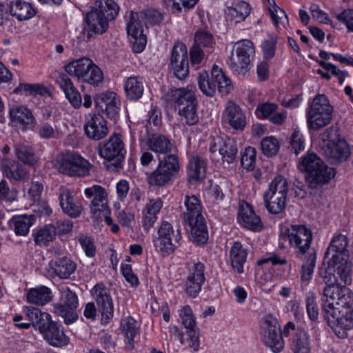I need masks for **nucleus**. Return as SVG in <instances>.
Returning a JSON list of instances; mask_svg holds the SVG:
<instances>
[{
	"label": "nucleus",
	"instance_id": "nucleus-6",
	"mask_svg": "<svg viewBox=\"0 0 353 353\" xmlns=\"http://www.w3.org/2000/svg\"><path fill=\"white\" fill-rule=\"evenodd\" d=\"M65 70L70 76L94 86H97L103 79L101 70L86 57L72 61L65 65Z\"/></svg>",
	"mask_w": 353,
	"mask_h": 353
},
{
	"label": "nucleus",
	"instance_id": "nucleus-8",
	"mask_svg": "<svg viewBox=\"0 0 353 353\" xmlns=\"http://www.w3.org/2000/svg\"><path fill=\"white\" fill-rule=\"evenodd\" d=\"M92 165L75 152H67L58 160L57 169L63 174L84 177L90 175Z\"/></svg>",
	"mask_w": 353,
	"mask_h": 353
},
{
	"label": "nucleus",
	"instance_id": "nucleus-4",
	"mask_svg": "<svg viewBox=\"0 0 353 353\" xmlns=\"http://www.w3.org/2000/svg\"><path fill=\"white\" fill-rule=\"evenodd\" d=\"M288 190V182L284 176L277 175L272 180L263 194L264 205L270 213L278 214L283 212L286 207Z\"/></svg>",
	"mask_w": 353,
	"mask_h": 353
},
{
	"label": "nucleus",
	"instance_id": "nucleus-46",
	"mask_svg": "<svg viewBox=\"0 0 353 353\" xmlns=\"http://www.w3.org/2000/svg\"><path fill=\"white\" fill-rule=\"evenodd\" d=\"M212 80H214L218 91L222 94H228L232 88L230 79L225 75L223 70L214 65L211 72Z\"/></svg>",
	"mask_w": 353,
	"mask_h": 353
},
{
	"label": "nucleus",
	"instance_id": "nucleus-63",
	"mask_svg": "<svg viewBox=\"0 0 353 353\" xmlns=\"http://www.w3.org/2000/svg\"><path fill=\"white\" fill-rule=\"evenodd\" d=\"M61 293L60 301L72 305L76 308L79 306V299L77 294L68 286H62L59 289Z\"/></svg>",
	"mask_w": 353,
	"mask_h": 353
},
{
	"label": "nucleus",
	"instance_id": "nucleus-28",
	"mask_svg": "<svg viewBox=\"0 0 353 353\" xmlns=\"http://www.w3.org/2000/svg\"><path fill=\"white\" fill-rule=\"evenodd\" d=\"M238 215L240 223L244 228L253 232H259L263 229L261 218L255 214L248 203L240 206Z\"/></svg>",
	"mask_w": 353,
	"mask_h": 353
},
{
	"label": "nucleus",
	"instance_id": "nucleus-11",
	"mask_svg": "<svg viewBox=\"0 0 353 353\" xmlns=\"http://www.w3.org/2000/svg\"><path fill=\"white\" fill-rule=\"evenodd\" d=\"M99 155L109 161L108 167L113 168V170H118L122 168V162L124 159L125 150L121 136L114 134L102 147L99 145Z\"/></svg>",
	"mask_w": 353,
	"mask_h": 353
},
{
	"label": "nucleus",
	"instance_id": "nucleus-56",
	"mask_svg": "<svg viewBox=\"0 0 353 353\" xmlns=\"http://www.w3.org/2000/svg\"><path fill=\"white\" fill-rule=\"evenodd\" d=\"M196 109L197 104L180 107L178 110L181 120L188 125L196 124L199 121Z\"/></svg>",
	"mask_w": 353,
	"mask_h": 353
},
{
	"label": "nucleus",
	"instance_id": "nucleus-58",
	"mask_svg": "<svg viewBox=\"0 0 353 353\" xmlns=\"http://www.w3.org/2000/svg\"><path fill=\"white\" fill-rule=\"evenodd\" d=\"M279 141L274 137H267L262 139L261 148L264 155L268 157L275 156L279 150Z\"/></svg>",
	"mask_w": 353,
	"mask_h": 353
},
{
	"label": "nucleus",
	"instance_id": "nucleus-62",
	"mask_svg": "<svg viewBox=\"0 0 353 353\" xmlns=\"http://www.w3.org/2000/svg\"><path fill=\"white\" fill-rule=\"evenodd\" d=\"M18 192L16 189H10L5 180L0 181V201L12 202L17 200Z\"/></svg>",
	"mask_w": 353,
	"mask_h": 353
},
{
	"label": "nucleus",
	"instance_id": "nucleus-24",
	"mask_svg": "<svg viewBox=\"0 0 353 353\" xmlns=\"http://www.w3.org/2000/svg\"><path fill=\"white\" fill-rule=\"evenodd\" d=\"M334 168H330L324 161L309 175H306L305 181L310 189H316L327 184L334 177Z\"/></svg>",
	"mask_w": 353,
	"mask_h": 353
},
{
	"label": "nucleus",
	"instance_id": "nucleus-35",
	"mask_svg": "<svg viewBox=\"0 0 353 353\" xmlns=\"http://www.w3.org/2000/svg\"><path fill=\"white\" fill-rule=\"evenodd\" d=\"M13 150L17 159L29 166H34L37 163V158L33 148L23 142L15 143Z\"/></svg>",
	"mask_w": 353,
	"mask_h": 353
},
{
	"label": "nucleus",
	"instance_id": "nucleus-34",
	"mask_svg": "<svg viewBox=\"0 0 353 353\" xmlns=\"http://www.w3.org/2000/svg\"><path fill=\"white\" fill-rule=\"evenodd\" d=\"M248 252L242 244L236 241L230 252V258L232 269L238 274L243 272V265L246 261Z\"/></svg>",
	"mask_w": 353,
	"mask_h": 353
},
{
	"label": "nucleus",
	"instance_id": "nucleus-44",
	"mask_svg": "<svg viewBox=\"0 0 353 353\" xmlns=\"http://www.w3.org/2000/svg\"><path fill=\"white\" fill-rule=\"evenodd\" d=\"M190 228L192 240L200 244H204L208 239V232L203 217L193 220L192 223H186Z\"/></svg>",
	"mask_w": 353,
	"mask_h": 353
},
{
	"label": "nucleus",
	"instance_id": "nucleus-5",
	"mask_svg": "<svg viewBox=\"0 0 353 353\" xmlns=\"http://www.w3.org/2000/svg\"><path fill=\"white\" fill-rule=\"evenodd\" d=\"M333 108L327 97L318 94L307 110V123L310 129L319 130L330 123Z\"/></svg>",
	"mask_w": 353,
	"mask_h": 353
},
{
	"label": "nucleus",
	"instance_id": "nucleus-10",
	"mask_svg": "<svg viewBox=\"0 0 353 353\" xmlns=\"http://www.w3.org/2000/svg\"><path fill=\"white\" fill-rule=\"evenodd\" d=\"M254 53V46L250 40L238 41L230 58V67L239 74H246Z\"/></svg>",
	"mask_w": 353,
	"mask_h": 353
},
{
	"label": "nucleus",
	"instance_id": "nucleus-53",
	"mask_svg": "<svg viewBox=\"0 0 353 353\" xmlns=\"http://www.w3.org/2000/svg\"><path fill=\"white\" fill-rule=\"evenodd\" d=\"M37 132L43 139H57L59 134V129L54 121H40L37 127Z\"/></svg>",
	"mask_w": 353,
	"mask_h": 353
},
{
	"label": "nucleus",
	"instance_id": "nucleus-3",
	"mask_svg": "<svg viewBox=\"0 0 353 353\" xmlns=\"http://www.w3.org/2000/svg\"><path fill=\"white\" fill-rule=\"evenodd\" d=\"M163 13L156 9H146L130 13V21L127 23L128 34L134 39L133 50L141 52L146 45V36L143 34V26L159 25L163 20Z\"/></svg>",
	"mask_w": 353,
	"mask_h": 353
},
{
	"label": "nucleus",
	"instance_id": "nucleus-57",
	"mask_svg": "<svg viewBox=\"0 0 353 353\" xmlns=\"http://www.w3.org/2000/svg\"><path fill=\"white\" fill-rule=\"evenodd\" d=\"M198 85L201 91L208 97H212L215 94L216 85L212 80L209 79L208 73L205 71L201 72L198 76Z\"/></svg>",
	"mask_w": 353,
	"mask_h": 353
},
{
	"label": "nucleus",
	"instance_id": "nucleus-15",
	"mask_svg": "<svg viewBox=\"0 0 353 353\" xmlns=\"http://www.w3.org/2000/svg\"><path fill=\"white\" fill-rule=\"evenodd\" d=\"M91 293L95 299L101 320L107 323L113 317L114 307L110 290L103 283H97L92 289Z\"/></svg>",
	"mask_w": 353,
	"mask_h": 353
},
{
	"label": "nucleus",
	"instance_id": "nucleus-30",
	"mask_svg": "<svg viewBox=\"0 0 353 353\" xmlns=\"http://www.w3.org/2000/svg\"><path fill=\"white\" fill-rule=\"evenodd\" d=\"M10 120L13 125L22 130H26L35 122L30 110L23 105L14 106L9 110Z\"/></svg>",
	"mask_w": 353,
	"mask_h": 353
},
{
	"label": "nucleus",
	"instance_id": "nucleus-41",
	"mask_svg": "<svg viewBox=\"0 0 353 353\" xmlns=\"http://www.w3.org/2000/svg\"><path fill=\"white\" fill-rule=\"evenodd\" d=\"M34 215H21L13 216L10 221V226L17 236H26L30 228L34 224Z\"/></svg>",
	"mask_w": 353,
	"mask_h": 353
},
{
	"label": "nucleus",
	"instance_id": "nucleus-50",
	"mask_svg": "<svg viewBox=\"0 0 353 353\" xmlns=\"http://www.w3.org/2000/svg\"><path fill=\"white\" fill-rule=\"evenodd\" d=\"M205 49L206 52L210 53L215 45L214 36L210 32L199 29L194 34V44Z\"/></svg>",
	"mask_w": 353,
	"mask_h": 353
},
{
	"label": "nucleus",
	"instance_id": "nucleus-14",
	"mask_svg": "<svg viewBox=\"0 0 353 353\" xmlns=\"http://www.w3.org/2000/svg\"><path fill=\"white\" fill-rule=\"evenodd\" d=\"M88 198L93 197L90 203V213L94 219L101 220V215L110 213L108 204V194L105 190L99 185H94L85 190Z\"/></svg>",
	"mask_w": 353,
	"mask_h": 353
},
{
	"label": "nucleus",
	"instance_id": "nucleus-16",
	"mask_svg": "<svg viewBox=\"0 0 353 353\" xmlns=\"http://www.w3.org/2000/svg\"><path fill=\"white\" fill-rule=\"evenodd\" d=\"M290 330L294 331L290 342L293 353H310L311 339L308 332L302 327H296L292 322H288L283 329L284 335L289 336Z\"/></svg>",
	"mask_w": 353,
	"mask_h": 353
},
{
	"label": "nucleus",
	"instance_id": "nucleus-21",
	"mask_svg": "<svg viewBox=\"0 0 353 353\" xmlns=\"http://www.w3.org/2000/svg\"><path fill=\"white\" fill-rule=\"evenodd\" d=\"M83 128L87 137L95 141L103 139L108 133L106 121L100 114H90L86 118Z\"/></svg>",
	"mask_w": 353,
	"mask_h": 353
},
{
	"label": "nucleus",
	"instance_id": "nucleus-55",
	"mask_svg": "<svg viewBox=\"0 0 353 353\" xmlns=\"http://www.w3.org/2000/svg\"><path fill=\"white\" fill-rule=\"evenodd\" d=\"M33 236L36 244L47 245L56 236V232H54L52 225L48 224L38 230L33 234Z\"/></svg>",
	"mask_w": 353,
	"mask_h": 353
},
{
	"label": "nucleus",
	"instance_id": "nucleus-17",
	"mask_svg": "<svg viewBox=\"0 0 353 353\" xmlns=\"http://www.w3.org/2000/svg\"><path fill=\"white\" fill-rule=\"evenodd\" d=\"M334 130L331 127L323 132V138L328 141L323 146L324 154L328 159L333 161L344 162L347 161L350 155V149L347 143L343 139H339L337 141H330V132Z\"/></svg>",
	"mask_w": 353,
	"mask_h": 353
},
{
	"label": "nucleus",
	"instance_id": "nucleus-64",
	"mask_svg": "<svg viewBox=\"0 0 353 353\" xmlns=\"http://www.w3.org/2000/svg\"><path fill=\"white\" fill-rule=\"evenodd\" d=\"M290 144L291 150L296 154H299L305 148V143L303 134L298 130H295L291 135Z\"/></svg>",
	"mask_w": 353,
	"mask_h": 353
},
{
	"label": "nucleus",
	"instance_id": "nucleus-60",
	"mask_svg": "<svg viewBox=\"0 0 353 353\" xmlns=\"http://www.w3.org/2000/svg\"><path fill=\"white\" fill-rule=\"evenodd\" d=\"M327 267L325 270H321L319 271V276L322 279V281L325 283V287H330L331 285H336L337 283H341V278L337 274L336 270L334 271L336 274L332 272L333 269L336 266H329L327 264Z\"/></svg>",
	"mask_w": 353,
	"mask_h": 353
},
{
	"label": "nucleus",
	"instance_id": "nucleus-37",
	"mask_svg": "<svg viewBox=\"0 0 353 353\" xmlns=\"http://www.w3.org/2000/svg\"><path fill=\"white\" fill-rule=\"evenodd\" d=\"M184 204L186 208V211L183 212V219L185 223H192L193 220L203 217L200 201L196 196L186 195Z\"/></svg>",
	"mask_w": 353,
	"mask_h": 353
},
{
	"label": "nucleus",
	"instance_id": "nucleus-7",
	"mask_svg": "<svg viewBox=\"0 0 353 353\" xmlns=\"http://www.w3.org/2000/svg\"><path fill=\"white\" fill-rule=\"evenodd\" d=\"M179 169L178 156L167 155L159 159L157 168L148 176V183L150 185L164 186L177 174Z\"/></svg>",
	"mask_w": 353,
	"mask_h": 353
},
{
	"label": "nucleus",
	"instance_id": "nucleus-38",
	"mask_svg": "<svg viewBox=\"0 0 353 353\" xmlns=\"http://www.w3.org/2000/svg\"><path fill=\"white\" fill-rule=\"evenodd\" d=\"M1 170L9 179L14 181L25 179L29 173L26 167L17 161L2 163Z\"/></svg>",
	"mask_w": 353,
	"mask_h": 353
},
{
	"label": "nucleus",
	"instance_id": "nucleus-33",
	"mask_svg": "<svg viewBox=\"0 0 353 353\" xmlns=\"http://www.w3.org/2000/svg\"><path fill=\"white\" fill-rule=\"evenodd\" d=\"M26 296L28 303L39 306L46 305L52 300L53 297L51 290L44 285L30 289Z\"/></svg>",
	"mask_w": 353,
	"mask_h": 353
},
{
	"label": "nucleus",
	"instance_id": "nucleus-48",
	"mask_svg": "<svg viewBox=\"0 0 353 353\" xmlns=\"http://www.w3.org/2000/svg\"><path fill=\"white\" fill-rule=\"evenodd\" d=\"M52 268L61 279H68L76 270V263L68 257H63L55 261Z\"/></svg>",
	"mask_w": 353,
	"mask_h": 353
},
{
	"label": "nucleus",
	"instance_id": "nucleus-25",
	"mask_svg": "<svg viewBox=\"0 0 353 353\" xmlns=\"http://www.w3.org/2000/svg\"><path fill=\"white\" fill-rule=\"evenodd\" d=\"M223 119L234 130H243L246 117L241 108L234 102L228 101L223 112Z\"/></svg>",
	"mask_w": 353,
	"mask_h": 353
},
{
	"label": "nucleus",
	"instance_id": "nucleus-59",
	"mask_svg": "<svg viewBox=\"0 0 353 353\" xmlns=\"http://www.w3.org/2000/svg\"><path fill=\"white\" fill-rule=\"evenodd\" d=\"M121 327L131 344L137 332V321L132 317L127 316L121 320Z\"/></svg>",
	"mask_w": 353,
	"mask_h": 353
},
{
	"label": "nucleus",
	"instance_id": "nucleus-13",
	"mask_svg": "<svg viewBox=\"0 0 353 353\" xmlns=\"http://www.w3.org/2000/svg\"><path fill=\"white\" fill-rule=\"evenodd\" d=\"M158 235L154 240V245L156 250L162 255L173 252L181 239L179 230H177L175 234L172 225L166 221L162 223Z\"/></svg>",
	"mask_w": 353,
	"mask_h": 353
},
{
	"label": "nucleus",
	"instance_id": "nucleus-36",
	"mask_svg": "<svg viewBox=\"0 0 353 353\" xmlns=\"http://www.w3.org/2000/svg\"><path fill=\"white\" fill-rule=\"evenodd\" d=\"M172 101L179 109L180 107L197 104L194 92L188 86L175 89L171 92Z\"/></svg>",
	"mask_w": 353,
	"mask_h": 353
},
{
	"label": "nucleus",
	"instance_id": "nucleus-20",
	"mask_svg": "<svg viewBox=\"0 0 353 353\" xmlns=\"http://www.w3.org/2000/svg\"><path fill=\"white\" fill-rule=\"evenodd\" d=\"M94 101L97 108L111 119L116 120L119 117L121 101L114 92H105L94 97Z\"/></svg>",
	"mask_w": 353,
	"mask_h": 353
},
{
	"label": "nucleus",
	"instance_id": "nucleus-22",
	"mask_svg": "<svg viewBox=\"0 0 353 353\" xmlns=\"http://www.w3.org/2000/svg\"><path fill=\"white\" fill-rule=\"evenodd\" d=\"M205 265L201 262L194 264L185 284V292L188 296L195 298L201 290L205 281Z\"/></svg>",
	"mask_w": 353,
	"mask_h": 353
},
{
	"label": "nucleus",
	"instance_id": "nucleus-51",
	"mask_svg": "<svg viewBox=\"0 0 353 353\" xmlns=\"http://www.w3.org/2000/svg\"><path fill=\"white\" fill-rule=\"evenodd\" d=\"M17 94H24L26 96L44 95L48 93L46 88L39 83H23L19 85L13 90Z\"/></svg>",
	"mask_w": 353,
	"mask_h": 353
},
{
	"label": "nucleus",
	"instance_id": "nucleus-47",
	"mask_svg": "<svg viewBox=\"0 0 353 353\" xmlns=\"http://www.w3.org/2000/svg\"><path fill=\"white\" fill-rule=\"evenodd\" d=\"M92 8L111 21L116 18L119 12V6L114 0H96Z\"/></svg>",
	"mask_w": 353,
	"mask_h": 353
},
{
	"label": "nucleus",
	"instance_id": "nucleus-12",
	"mask_svg": "<svg viewBox=\"0 0 353 353\" xmlns=\"http://www.w3.org/2000/svg\"><path fill=\"white\" fill-rule=\"evenodd\" d=\"M286 235L290 245L296 250V256L302 259L310 250L312 240L311 230L304 225L294 224L287 229Z\"/></svg>",
	"mask_w": 353,
	"mask_h": 353
},
{
	"label": "nucleus",
	"instance_id": "nucleus-2",
	"mask_svg": "<svg viewBox=\"0 0 353 353\" xmlns=\"http://www.w3.org/2000/svg\"><path fill=\"white\" fill-rule=\"evenodd\" d=\"M349 239L341 234L335 235L325 253L323 263L336 266L337 274L345 284L352 283V266L348 250Z\"/></svg>",
	"mask_w": 353,
	"mask_h": 353
},
{
	"label": "nucleus",
	"instance_id": "nucleus-54",
	"mask_svg": "<svg viewBox=\"0 0 353 353\" xmlns=\"http://www.w3.org/2000/svg\"><path fill=\"white\" fill-rule=\"evenodd\" d=\"M323 162L314 152H307L300 162V170L309 175Z\"/></svg>",
	"mask_w": 353,
	"mask_h": 353
},
{
	"label": "nucleus",
	"instance_id": "nucleus-9",
	"mask_svg": "<svg viewBox=\"0 0 353 353\" xmlns=\"http://www.w3.org/2000/svg\"><path fill=\"white\" fill-rule=\"evenodd\" d=\"M261 340L274 353L284 347V340L277 319L271 314H265L261 321Z\"/></svg>",
	"mask_w": 353,
	"mask_h": 353
},
{
	"label": "nucleus",
	"instance_id": "nucleus-39",
	"mask_svg": "<svg viewBox=\"0 0 353 353\" xmlns=\"http://www.w3.org/2000/svg\"><path fill=\"white\" fill-rule=\"evenodd\" d=\"M124 88L128 99L138 100L142 97L144 90L142 78L138 76L127 78L124 82Z\"/></svg>",
	"mask_w": 353,
	"mask_h": 353
},
{
	"label": "nucleus",
	"instance_id": "nucleus-49",
	"mask_svg": "<svg viewBox=\"0 0 353 353\" xmlns=\"http://www.w3.org/2000/svg\"><path fill=\"white\" fill-rule=\"evenodd\" d=\"M52 306L54 313L61 316L66 325L72 324L78 319L77 308L61 301L53 304Z\"/></svg>",
	"mask_w": 353,
	"mask_h": 353
},
{
	"label": "nucleus",
	"instance_id": "nucleus-1",
	"mask_svg": "<svg viewBox=\"0 0 353 353\" xmlns=\"http://www.w3.org/2000/svg\"><path fill=\"white\" fill-rule=\"evenodd\" d=\"M341 279V283L323 289L324 318L340 339L346 338L347 331L353 329V297Z\"/></svg>",
	"mask_w": 353,
	"mask_h": 353
},
{
	"label": "nucleus",
	"instance_id": "nucleus-29",
	"mask_svg": "<svg viewBox=\"0 0 353 353\" xmlns=\"http://www.w3.org/2000/svg\"><path fill=\"white\" fill-rule=\"evenodd\" d=\"M25 311L30 325L38 330L41 334L54 322L50 314L41 312L39 308L26 307Z\"/></svg>",
	"mask_w": 353,
	"mask_h": 353
},
{
	"label": "nucleus",
	"instance_id": "nucleus-43",
	"mask_svg": "<svg viewBox=\"0 0 353 353\" xmlns=\"http://www.w3.org/2000/svg\"><path fill=\"white\" fill-rule=\"evenodd\" d=\"M148 148L153 152L165 154L171 152L172 144L170 140L162 134H152L148 139Z\"/></svg>",
	"mask_w": 353,
	"mask_h": 353
},
{
	"label": "nucleus",
	"instance_id": "nucleus-19",
	"mask_svg": "<svg viewBox=\"0 0 353 353\" xmlns=\"http://www.w3.org/2000/svg\"><path fill=\"white\" fill-rule=\"evenodd\" d=\"M170 64L174 76L179 80L185 79L189 74V61L187 48L182 42L174 44L171 54Z\"/></svg>",
	"mask_w": 353,
	"mask_h": 353
},
{
	"label": "nucleus",
	"instance_id": "nucleus-42",
	"mask_svg": "<svg viewBox=\"0 0 353 353\" xmlns=\"http://www.w3.org/2000/svg\"><path fill=\"white\" fill-rule=\"evenodd\" d=\"M206 161L199 156L190 159L188 165V174L190 181H197L205 177Z\"/></svg>",
	"mask_w": 353,
	"mask_h": 353
},
{
	"label": "nucleus",
	"instance_id": "nucleus-32",
	"mask_svg": "<svg viewBox=\"0 0 353 353\" xmlns=\"http://www.w3.org/2000/svg\"><path fill=\"white\" fill-rule=\"evenodd\" d=\"M61 90L64 92L66 98L75 108H79L82 105L81 94L74 87L71 79L67 74L61 73L59 75L57 80Z\"/></svg>",
	"mask_w": 353,
	"mask_h": 353
},
{
	"label": "nucleus",
	"instance_id": "nucleus-52",
	"mask_svg": "<svg viewBox=\"0 0 353 353\" xmlns=\"http://www.w3.org/2000/svg\"><path fill=\"white\" fill-rule=\"evenodd\" d=\"M304 263L301 266V279L303 281H309L314 272L316 261V254L314 250L303 256Z\"/></svg>",
	"mask_w": 353,
	"mask_h": 353
},
{
	"label": "nucleus",
	"instance_id": "nucleus-45",
	"mask_svg": "<svg viewBox=\"0 0 353 353\" xmlns=\"http://www.w3.org/2000/svg\"><path fill=\"white\" fill-rule=\"evenodd\" d=\"M212 80H214L218 91L222 94H228L232 88L230 79L225 75L223 70L214 65L211 72Z\"/></svg>",
	"mask_w": 353,
	"mask_h": 353
},
{
	"label": "nucleus",
	"instance_id": "nucleus-26",
	"mask_svg": "<svg viewBox=\"0 0 353 353\" xmlns=\"http://www.w3.org/2000/svg\"><path fill=\"white\" fill-rule=\"evenodd\" d=\"M43 339L52 346L61 347L70 343V338L65 334L63 326L54 321L43 333Z\"/></svg>",
	"mask_w": 353,
	"mask_h": 353
},
{
	"label": "nucleus",
	"instance_id": "nucleus-27",
	"mask_svg": "<svg viewBox=\"0 0 353 353\" xmlns=\"http://www.w3.org/2000/svg\"><path fill=\"white\" fill-rule=\"evenodd\" d=\"M4 6L11 15L16 17L19 21L29 19L36 14L32 5L22 0H6Z\"/></svg>",
	"mask_w": 353,
	"mask_h": 353
},
{
	"label": "nucleus",
	"instance_id": "nucleus-31",
	"mask_svg": "<svg viewBox=\"0 0 353 353\" xmlns=\"http://www.w3.org/2000/svg\"><path fill=\"white\" fill-rule=\"evenodd\" d=\"M60 205L64 213L72 218H77L80 216L83 210L82 205L76 202L71 192L65 188L59 189Z\"/></svg>",
	"mask_w": 353,
	"mask_h": 353
},
{
	"label": "nucleus",
	"instance_id": "nucleus-18",
	"mask_svg": "<svg viewBox=\"0 0 353 353\" xmlns=\"http://www.w3.org/2000/svg\"><path fill=\"white\" fill-rule=\"evenodd\" d=\"M209 150L214 155L218 153L221 157L223 162L228 163H232L238 153L236 142L227 136L213 138Z\"/></svg>",
	"mask_w": 353,
	"mask_h": 353
},
{
	"label": "nucleus",
	"instance_id": "nucleus-61",
	"mask_svg": "<svg viewBox=\"0 0 353 353\" xmlns=\"http://www.w3.org/2000/svg\"><path fill=\"white\" fill-rule=\"evenodd\" d=\"M179 316L182 320V323L187 331L198 329L195 317L192 314V309L189 305H185L181 310Z\"/></svg>",
	"mask_w": 353,
	"mask_h": 353
},
{
	"label": "nucleus",
	"instance_id": "nucleus-23",
	"mask_svg": "<svg viewBox=\"0 0 353 353\" xmlns=\"http://www.w3.org/2000/svg\"><path fill=\"white\" fill-rule=\"evenodd\" d=\"M110 21L111 20L106 19V17L92 8L86 16L87 27L85 28V30L87 31V41L90 40L95 35L105 33L109 28Z\"/></svg>",
	"mask_w": 353,
	"mask_h": 353
},
{
	"label": "nucleus",
	"instance_id": "nucleus-40",
	"mask_svg": "<svg viewBox=\"0 0 353 353\" xmlns=\"http://www.w3.org/2000/svg\"><path fill=\"white\" fill-rule=\"evenodd\" d=\"M251 8L248 3L239 1L227 8L225 13L230 20L234 23L243 21L250 13Z\"/></svg>",
	"mask_w": 353,
	"mask_h": 353
}]
</instances>
